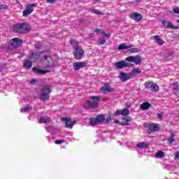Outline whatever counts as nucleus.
<instances>
[{"label":"nucleus","instance_id":"f257e3e1","mask_svg":"<svg viewBox=\"0 0 179 179\" xmlns=\"http://www.w3.org/2000/svg\"><path fill=\"white\" fill-rule=\"evenodd\" d=\"M13 30L15 33H20V34L22 33H29L31 30V27L27 23H20L14 25Z\"/></svg>","mask_w":179,"mask_h":179},{"label":"nucleus","instance_id":"f03ea898","mask_svg":"<svg viewBox=\"0 0 179 179\" xmlns=\"http://www.w3.org/2000/svg\"><path fill=\"white\" fill-rule=\"evenodd\" d=\"M90 100L91 101H88L87 103L84 104L85 108H97L101 97L100 96H92Z\"/></svg>","mask_w":179,"mask_h":179},{"label":"nucleus","instance_id":"7ed1b4c3","mask_svg":"<svg viewBox=\"0 0 179 179\" xmlns=\"http://www.w3.org/2000/svg\"><path fill=\"white\" fill-rule=\"evenodd\" d=\"M41 61L45 64V68H52L54 66V60L51 56L45 55L41 57Z\"/></svg>","mask_w":179,"mask_h":179},{"label":"nucleus","instance_id":"20e7f679","mask_svg":"<svg viewBox=\"0 0 179 179\" xmlns=\"http://www.w3.org/2000/svg\"><path fill=\"white\" fill-rule=\"evenodd\" d=\"M50 93H51V90L49 86L44 87L41 90V99L43 101H45L50 99Z\"/></svg>","mask_w":179,"mask_h":179},{"label":"nucleus","instance_id":"39448f33","mask_svg":"<svg viewBox=\"0 0 179 179\" xmlns=\"http://www.w3.org/2000/svg\"><path fill=\"white\" fill-rule=\"evenodd\" d=\"M73 55L76 59H82L85 55V50H83L80 46H76L74 48Z\"/></svg>","mask_w":179,"mask_h":179},{"label":"nucleus","instance_id":"423d86ee","mask_svg":"<svg viewBox=\"0 0 179 179\" xmlns=\"http://www.w3.org/2000/svg\"><path fill=\"white\" fill-rule=\"evenodd\" d=\"M36 6L37 4L34 3L27 5L26 9L22 12L23 16H24V17H27L29 15L33 13V10H34V8H36Z\"/></svg>","mask_w":179,"mask_h":179},{"label":"nucleus","instance_id":"0eeeda50","mask_svg":"<svg viewBox=\"0 0 179 179\" xmlns=\"http://www.w3.org/2000/svg\"><path fill=\"white\" fill-rule=\"evenodd\" d=\"M127 62H134L136 65H139L142 62V57L139 55L129 56L125 59Z\"/></svg>","mask_w":179,"mask_h":179},{"label":"nucleus","instance_id":"6e6552de","mask_svg":"<svg viewBox=\"0 0 179 179\" xmlns=\"http://www.w3.org/2000/svg\"><path fill=\"white\" fill-rule=\"evenodd\" d=\"M23 43V41L19 38H13L10 41V45H12L14 48H16L17 47H20L22 45V43Z\"/></svg>","mask_w":179,"mask_h":179},{"label":"nucleus","instance_id":"1a4fd4ad","mask_svg":"<svg viewBox=\"0 0 179 179\" xmlns=\"http://www.w3.org/2000/svg\"><path fill=\"white\" fill-rule=\"evenodd\" d=\"M40 57H41V52H32L29 55L28 58L31 62H36V61H38Z\"/></svg>","mask_w":179,"mask_h":179},{"label":"nucleus","instance_id":"9d476101","mask_svg":"<svg viewBox=\"0 0 179 179\" xmlns=\"http://www.w3.org/2000/svg\"><path fill=\"white\" fill-rule=\"evenodd\" d=\"M101 92L103 93V94H107L108 93H113L114 92V88L110 87L109 84H105V85L101 87Z\"/></svg>","mask_w":179,"mask_h":179},{"label":"nucleus","instance_id":"9b49d317","mask_svg":"<svg viewBox=\"0 0 179 179\" xmlns=\"http://www.w3.org/2000/svg\"><path fill=\"white\" fill-rule=\"evenodd\" d=\"M129 17L133 20H135L136 22H141L143 17L139 13H133L129 15Z\"/></svg>","mask_w":179,"mask_h":179},{"label":"nucleus","instance_id":"f8f14e48","mask_svg":"<svg viewBox=\"0 0 179 179\" xmlns=\"http://www.w3.org/2000/svg\"><path fill=\"white\" fill-rule=\"evenodd\" d=\"M119 78L122 82H127V80H129L131 79V74L125 73L123 71L119 73Z\"/></svg>","mask_w":179,"mask_h":179},{"label":"nucleus","instance_id":"ddd939ff","mask_svg":"<svg viewBox=\"0 0 179 179\" xmlns=\"http://www.w3.org/2000/svg\"><path fill=\"white\" fill-rule=\"evenodd\" d=\"M63 121H65L66 122V128H69L70 129H72L73 127V125H75V122L72 120V119L69 117H64L63 118Z\"/></svg>","mask_w":179,"mask_h":179},{"label":"nucleus","instance_id":"4468645a","mask_svg":"<svg viewBox=\"0 0 179 179\" xmlns=\"http://www.w3.org/2000/svg\"><path fill=\"white\" fill-rule=\"evenodd\" d=\"M85 66H86V63L83 62H75L73 65L74 71H79V69H82V68H85Z\"/></svg>","mask_w":179,"mask_h":179},{"label":"nucleus","instance_id":"2eb2a0df","mask_svg":"<svg viewBox=\"0 0 179 179\" xmlns=\"http://www.w3.org/2000/svg\"><path fill=\"white\" fill-rule=\"evenodd\" d=\"M115 66L118 69H122V68H128L129 66V64L127 63V62L122 60L115 63Z\"/></svg>","mask_w":179,"mask_h":179},{"label":"nucleus","instance_id":"dca6fc26","mask_svg":"<svg viewBox=\"0 0 179 179\" xmlns=\"http://www.w3.org/2000/svg\"><path fill=\"white\" fill-rule=\"evenodd\" d=\"M162 23L163 26H164V27H166V29H173L174 30H178L179 29V27H176L173 25V23H171V22H166L165 20H162Z\"/></svg>","mask_w":179,"mask_h":179},{"label":"nucleus","instance_id":"f3484780","mask_svg":"<svg viewBox=\"0 0 179 179\" xmlns=\"http://www.w3.org/2000/svg\"><path fill=\"white\" fill-rule=\"evenodd\" d=\"M32 71L33 72H34L35 73H37L38 75H45V73H48V72H50V71L48 70H41L36 67L32 68Z\"/></svg>","mask_w":179,"mask_h":179},{"label":"nucleus","instance_id":"a211bd4d","mask_svg":"<svg viewBox=\"0 0 179 179\" xmlns=\"http://www.w3.org/2000/svg\"><path fill=\"white\" fill-rule=\"evenodd\" d=\"M147 127L150 129V131H152V132L159 131V124H157L152 123V124H148Z\"/></svg>","mask_w":179,"mask_h":179},{"label":"nucleus","instance_id":"6ab92c4d","mask_svg":"<svg viewBox=\"0 0 179 179\" xmlns=\"http://www.w3.org/2000/svg\"><path fill=\"white\" fill-rule=\"evenodd\" d=\"M152 38H154V40L156 41V43L159 44V45H163V44H164V41L160 38V36L159 35H155L152 36Z\"/></svg>","mask_w":179,"mask_h":179},{"label":"nucleus","instance_id":"aec40b11","mask_svg":"<svg viewBox=\"0 0 179 179\" xmlns=\"http://www.w3.org/2000/svg\"><path fill=\"white\" fill-rule=\"evenodd\" d=\"M128 48H132V45H127L126 43H122L117 47L119 51H121V50H128Z\"/></svg>","mask_w":179,"mask_h":179},{"label":"nucleus","instance_id":"412c9836","mask_svg":"<svg viewBox=\"0 0 179 179\" xmlns=\"http://www.w3.org/2000/svg\"><path fill=\"white\" fill-rule=\"evenodd\" d=\"M32 62H33L29 61V59H27L24 60L23 65H24V68H26L27 69H30V68L31 66H33Z\"/></svg>","mask_w":179,"mask_h":179},{"label":"nucleus","instance_id":"4be33fe9","mask_svg":"<svg viewBox=\"0 0 179 179\" xmlns=\"http://www.w3.org/2000/svg\"><path fill=\"white\" fill-rule=\"evenodd\" d=\"M149 146V143L146 142H140L136 145V148H139V149H145Z\"/></svg>","mask_w":179,"mask_h":179},{"label":"nucleus","instance_id":"5701e85b","mask_svg":"<svg viewBox=\"0 0 179 179\" xmlns=\"http://www.w3.org/2000/svg\"><path fill=\"white\" fill-rule=\"evenodd\" d=\"M50 122V117L45 116V117H41L39 119V123L40 124H47Z\"/></svg>","mask_w":179,"mask_h":179},{"label":"nucleus","instance_id":"b1692460","mask_svg":"<svg viewBox=\"0 0 179 179\" xmlns=\"http://www.w3.org/2000/svg\"><path fill=\"white\" fill-rule=\"evenodd\" d=\"M151 106L149 102H144L141 105V110H148V108H150Z\"/></svg>","mask_w":179,"mask_h":179},{"label":"nucleus","instance_id":"393cba45","mask_svg":"<svg viewBox=\"0 0 179 179\" xmlns=\"http://www.w3.org/2000/svg\"><path fill=\"white\" fill-rule=\"evenodd\" d=\"M142 73V70L139 68H134L132 69L130 75H139Z\"/></svg>","mask_w":179,"mask_h":179},{"label":"nucleus","instance_id":"a878e982","mask_svg":"<svg viewBox=\"0 0 179 179\" xmlns=\"http://www.w3.org/2000/svg\"><path fill=\"white\" fill-rule=\"evenodd\" d=\"M175 136H176L175 133H171L170 137L167 139L168 143L171 144L173 143V142H176V138H174Z\"/></svg>","mask_w":179,"mask_h":179},{"label":"nucleus","instance_id":"bb28decb","mask_svg":"<svg viewBox=\"0 0 179 179\" xmlns=\"http://www.w3.org/2000/svg\"><path fill=\"white\" fill-rule=\"evenodd\" d=\"M128 52H130V54H136L138 52H141V50H139L138 48H130Z\"/></svg>","mask_w":179,"mask_h":179},{"label":"nucleus","instance_id":"cd10ccee","mask_svg":"<svg viewBox=\"0 0 179 179\" xmlns=\"http://www.w3.org/2000/svg\"><path fill=\"white\" fill-rule=\"evenodd\" d=\"M164 156L165 154L163 151H158L155 153V157H157V159H162V157H164Z\"/></svg>","mask_w":179,"mask_h":179},{"label":"nucleus","instance_id":"c85d7f7f","mask_svg":"<svg viewBox=\"0 0 179 179\" xmlns=\"http://www.w3.org/2000/svg\"><path fill=\"white\" fill-rule=\"evenodd\" d=\"M150 89L151 92H159V85L153 83L152 87H150Z\"/></svg>","mask_w":179,"mask_h":179},{"label":"nucleus","instance_id":"c756f323","mask_svg":"<svg viewBox=\"0 0 179 179\" xmlns=\"http://www.w3.org/2000/svg\"><path fill=\"white\" fill-rule=\"evenodd\" d=\"M30 110H31V106L27 105V106L21 108L20 112L21 113H27V112L30 111Z\"/></svg>","mask_w":179,"mask_h":179},{"label":"nucleus","instance_id":"7c9ffc66","mask_svg":"<svg viewBox=\"0 0 179 179\" xmlns=\"http://www.w3.org/2000/svg\"><path fill=\"white\" fill-rule=\"evenodd\" d=\"M96 119V122L101 123V122H103L104 120H106V117H104V115H99Z\"/></svg>","mask_w":179,"mask_h":179},{"label":"nucleus","instance_id":"2f4dec72","mask_svg":"<svg viewBox=\"0 0 179 179\" xmlns=\"http://www.w3.org/2000/svg\"><path fill=\"white\" fill-rule=\"evenodd\" d=\"M90 125H97V124H99V123L97 122V119H96V118H91L90 120Z\"/></svg>","mask_w":179,"mask_h":179},{"label":"nucleus","instance_id":"473e14b6","mask_svg":"<svg viewBox=\"0 0 179 179\" xmlns=\"http://www.w3.org/2000/svg\"><path fill=\"white\" fill-rule=\"evenodd\" d=\"M153 83H154L152 81L146 82L145 83V87H146L147 89H150V87L153 86Z\"/></svg>","mask_w":179,"mask_h":179},{"label":"nucleus","instance_id":"72a5a7b5","mask_svg":"<svg viewBox=\"0 0 179 179\" xmlns=\"http://www.w3.org/2000/svg\"><path fill=\"white\" fill-rule=\"evenodd\" d=\"M122 125H127L129 121H131V117H124L122 120Z\"/></svg>","mask_w":179,"mask_h":179},{"label":"nucleus","instance_id":"f704fd0d","mask_svg":"<svg viewBox=\"0 0 179 179\" xmlns=\"http://www.w3.org/2000/svg\"><path fill=\"white\" fill-rule=\"evenodd\" d=\"M129 114V110L128 108H124L122 110V115L126 116Z\"/></svg>","mask_w":179,"mask_h":179},{"label":"nucleus","instance_id":"c9c22d12","mask_svg":"<svg viewBox=\"0 0 179 179\" xmlns=\"http://www.w3.org/2000/svg\"><path fill=\"white\" fill-rule=\"evenodd\" d=\"M113 118H114V117L113 116V114L111 113H108L106 118L107 122H109V121H111Z\"/></svg>","mask_w":179,"mask_h":179},{"label":"nucleus","instance_id":"e433bc0d","mask_svg":"<svg viewBox=\"0 0 179 179\" xmlns=\"http://www.w3.org/2000/svg\"><path fill=\"white\" fill-rule=\"evenodd\" d=\"M172 86H173V89H174V90H178V89H179V84H178V83H177V82L173 83L172 84Z\"/></svg>","mask_w":179,"mask_h":179},{"label":"nucleus","instance_id":"4c0bfd02","mask_svg":"<svg viewBox=\"0 0 179 179\" xmlns=\"http://www.w3.org/2000/svg\"><path fill=\"white\" fill-rule=\"evenodd\" d=\"M46 131H48V132H54V131H58V129L54 127H48L46 128Z\"/></svg>","mask_w":179,"mask_h":179},{"label":"nucleus","instance_id":"58836bf2","mask_svg":"<svg viewBox=\"0 0 179 179\" xmlns=\"http://www.w3.org/2000/svg\"><path fill=\"white\" fill-rule=\"evenodd\" d=\"M70 43L71 44V45L73 47H74L76 48V45H78V42H76V41L75 40H71L70 41Z\"/></svg>","mask_w":179,"mask_h":179},{"label":"nucleus","instance_id":"ea45409f","mask_svg":"<svg viewBox=\"0 0 179 179\" xmlns=\"http://www.w3.org/2000/svg\"><path fill=\"white\" fill-rule=\"evenodd\" d=\"M64 142H65V140H56L55 143L56 145H61V143H64Z\"/></svg>","mask_w":179,"mask_h":179},{"label":"nucleus","instance_id":"a19ab883","mask_svg":"<svg viewBox=\"0 0 179 179\" xmlns=\"http://www.w3.org/2000/svg\"><path fill=\"white\" fill-rule=\"evenodd\" d=\"M8 9L6 4H0V10Z\"/></svg>","mask_w":179,"mask_h":179},{"label":"nucleus","instance_id":"79ce46f5","mask_svg":"<svg viewBox=\"0 0 179 179\" xmlns=\"http://www.w3.org/2000/svg\"><path fill=\"white\" fill-rule=\"evenodd\" d=\"M35 48L36 50H41V48H43V45L37 43L35 45Z\"/></svg>","mask_w":179,"mask_h":179},{"label":"nucleus","instance_id":"37998d69","mask_svg":"<svg viewBox=\"0 0 179 179\" xmlns=\"http://www.w3.org/2000/svg\"><path fill=\"white\" fill-rule=\"evenodd\" d=\"M94 32L95 33H101V34H103V29H100L99 28H96V29H94Z\"/></svg>","mask_w":179,"mask_h":179},{"label":"nucleus","instance_id":"c03bdc74","mask_svg":"<svg viewBox=\"0 0 179 179\" xmlns=\"http://www.w3.org/2000/svg\"><path fill=\"white\" fill-rule=\"evenodd\" d=\"M115 115L116 117L118 116V115H122V110H116V112L115 113Z\"/></svg>","mask_w":179,"mask_h":179},{"label":"nucleus","instance_id":"a18cd8bd","mask_svg":"<svg viewBox=\"0 0 179 179\" xmlns=\"http://www.w3.org/2000/svg\"><path fill=\"white\" fill-rule=\"evenodd\" d=\"M99 44H100L101 45H103L106 44V39H104V38L100 39V40H99Z\"/></svg>","mask_w":179,"mask_h":179},{"label":"nucleus","instance_id":"49530a36","mask_svg":"<svg viewBox=\"0 0 179 179\" xmlns=\"http://www.w3.org/2000/svg\"><path fill=\"white\" fill-rule=\"evenodd\" d=\"M173 13L179 15V8H175L173 9Z\"/></svg>","mask_w":179,"mask_h":179},{"label":"nucleus","instance_id":"de8ad7c7","mask_svg":"<svg viewBox=\"0 0 179 179\" xmlns=\"http://www.w3.org/2000/svg\"><path fill=\"white\" fill-rule=\"evenodd\" d=\"M57 0H46L48 3H54L55 2H57Z\"/></svg>","mask_w":179,"mask_h":179},{"label":"nucleus","instance_id":"09e8293b","mask_svg":"<svg viewBox=\"0 0 179 179\" xmlns=\"http://www.w3.org/2000/svg\"><path fill=\"white\" fill-rule=\"evenodd\" d=\"M102 34L103 36H105V37H108V38L110 37V36H111V34H106V32H104V31H103V32H102Z\"/></svg>","mask_w":179,"mask_h":179},{"label":"nucleus","instance_id":"8fccbe9b","mask_svg":"<svg viewBox=\"0 0 179 179\" xmlns=\"http://www.w3.org/2000/svg\"><path fill=\"white\" fill-rule=\"evenodd\" d=\"M157 117L159 120H162L163 115L162 113H158Z\"/></svg>","mask_w":179,"mask_h":179},{"label":"nucleus","instance_id":"3c124183","mask_svg":"<svg viewBox=\"0 0 179 179\" xmlns=\"http://www.w3.org/2000/svg\"><path fill=\"white\" fill-rule=\"evenodd\" d=\"M175 159H179V151L176 152Z\"/></svg>","mask_w":179,"mask_h":179},{"label":"nucleus","instance_id":"603ef678","mask_svg":"<svg viewBox=\"0 0 179 179\" xmlns=\"http://www.w3.org/2000/svg\"><path fill=\"white\" fill-rule=\"evenodd\" d=\"M92 13H94L95 15H101V13H99V11H97V10H94L92 11Z\"/></svg>","mask_w":179,"mask_h":179},{"label":"nucleus","instance_id":"864d4df0","mask_svg":"<svg viewBox=\"0 0 179 179\" xmlns=\"http://www.w3.org/2000/svg\"><path fill=\"white\" fill-rule=\"evenodd\" d=\"M36 82H37L36 80H31L30 83H31L33 85V84L36 83Z\"/></svg>","mask_w":179,"mask_h":179},{"label":"nucleus","instance_id":"5fc2aeb1","mask_svg":"<svg viewBox=\"0 0 179 179\" xmlns=\"http://www.w3.org/2000/svg\"><path fill=\"white\" fill-rule=\"evenodd\" d=\"M115 122L116 124H118V120H115Z\"/></svg>","mask_w":179,"mask_h":179},{"label":"nucleus","instance_id":"6e6d98bb","mask_svg":"<svg viewBox=\"0 0 179 179\" xmlns=\"http://www.w3.org/2000/svg\"><path fill=\"white\" fill-rule=\"evenodd\" d=\"M176 23H179V20H176Z\"/></svg>","mask_w":179,"mask_h":179},{"label":"nucleus","instance_id":"4d7b16f0","mask_svg":"<svg viewBox=\"0 0 179 179\" xmlns=\"http://www.w3.org/2000/svg\"><path fill=\"white\" fill-rule=\"evenodd\" d=\"M17 3H19V0H16Z\"/></svg>","mask_w":179,"mask_h":179},{"label":"nucleus","instance_id":"13d9d810","mask_svg":"<svg viewBox=\"0 0 179 179\" xmlns=\"http://www.w3.org/2000/svg\"><path fill=\"white\" fill-rule=\"evenodd\" d=\"M107 139H108V141H110V138H108Z\"/></svg>","mask_w":179,"mask_h":179},{"label":"nucleus","instance_id":"bf43d9fd","mask_svg":"<svg viewBox=\"0 0 179 179\" xmlns=\"http://www.w3.org/2000/svg\"><path fill=\"white\" fill-rule=\"evenodd\" d=\"M96 1H100V0H96Z\"/></svg>","mask_w":179,"mask_h":179}]
</instances>
